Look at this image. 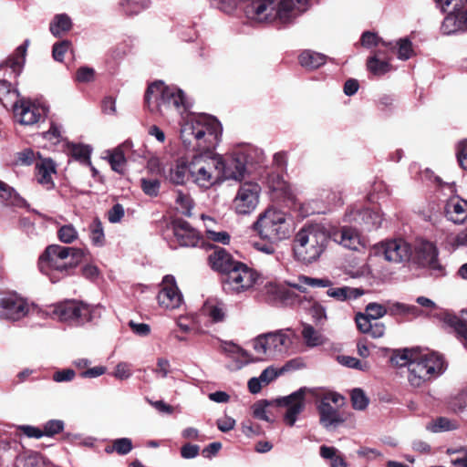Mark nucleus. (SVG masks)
I'll return each mask as SVG.
<instances>
[{
  "label": "nucleus",
  "instance_id": "1",
  "mask_svg": "<svg viewBox=\"0 0 467 467\" xmlns=\"http://www.w3.org/2000/svg\"><path fill=\"white\" fill-rule=\"evenodd\" d=\"M222 132L221 123L211 115L190 113L182 119L180 137L183 146L204 151L191 158L192 182L201 188L209 189L219 182L221 155L209 151L216 148Z\"/></svg>",
  "mask_w": 467,
  "mask_h": 467
},
{
  "label": "nucleus",
  "instance_id": "2",
  "mask_svg": "<svg viewBox=\"0 0 467 467\" xmlns=\"http://www.w3.org/2000/svg\"><path fill=\"white\" fill-rule=\"evenodd\" d=\"M85 254L86 251L82 248L50 244L39 256L38 268L52 283H57L77 267Z\"/></svg>",
  "mask_w": 467,
  "mask_h": 467
},
{
  "label": "nucleus",
  "instance_id": "3",
  "mask_svg": "<svg viewBox=\"0 0 467 467\" xmlns=\"http://www.w3.org/2000/svg\"><path fill=\"white\" fill-rule=\"evenodd\" d=\"M253 229L261 239L278 243L291 236L294 232V222L289 213L270 207L258 215Z\"/></svg>",
  "mask_w": 467,
  "mask_h": 467
},
{
  "label": "nucleus",
  "instance_id": "4",
  "mask_svg": "<svg viewBox=\"0 0 467 467\" xmlns=\"http://www.w3.org/2000/svg\"><path fill=\"white\" fill-rule=\"evenodd\" d=\"M327 242L328 234L326 228L321 224H310L296 234L294 251L298 260L310 264L319 258Z\"/></svg>",
  "mask_w": 467,
  "mask_h": 467
},
{
  "label": "nucleus",
  "instance_id": "5",
  "mask_svg": "<svg viewBox=\"0 0 467 467\" xmlns=\"http://www.w3.org/2000/svg\"><path fill=\"white\" fill-rule=\"evenodd\" d=\"M308 392H310V390L306 387H302L292 394L276 399L273 401L266 400H259L254 403L253 407L254 417L262 420L271 421L267 415L266 408L275 403L278 407H285L287 409L284 416V420L288 426L292 427L295 425L297 416L305 409V398Z\"/></svg>",
  "mask_w": 467,
  "mask_h": 467
},
{
  "label": "nucleus",
  "instance_id": "6",
  "mask_svg": "<svg viewBox=\"0 0 467 467\" xmlns=\"http://www.w3.org/2000/svg\"><path fill=\"white\" fill-rule=\"evenodd\" d=\"M443 369V357L439 352H429L423 357L415 354L408 368V379L412 387L418 388L431 376L441 374Z\"/></svg>",
  "mask_w": 467,
  "mask_h": 467
},
{
  "label": "nucleus",
  "instance_id": "7",
  "mask_svg": "<svg viewBox=\"0 0 467 467\" xmlns=\"http://www.w3.org/2000/svg\"><path fill=\"white\" fill-rule=\"evenodd\" d=\"M443 12H448L441 30L444 35L456 34L467 30V0H436Z\"/></svg>",
  "mask_w": 467,
  "mask_h": 467
},
{
  "label": "nucleus",
  "instance_id": "8",
  "mask_svg": "<svg viewBox=\"0 0 467 467\" xmlns=\"http://www.w3.org/2000/svg\"><path fill=\"white\" fill-rule=\"evenodd\" d=\"M38 311V307L16 293L0 296V318L18 321Z\"/></svg>",
  "mask_w": 467,
  "mask_h": 467
},
{
  "label": "nucleus",
  "instance_id": "9",
  "mask_svg": "<svg viewBox=\"0 0 467 467\" xmlns=\"http://www.w3.org/2000/svg\"><path fill=\"white\" fill-rule=\"evenodd\" d=\"M386 314L387 309L384 306L369 303L364 313H358L356 316L355 320L358 330L375 338L381 337L385 333V325L379 319Z\"/></svg>",
  "mask_w": 467,
  "mask_h": 467
},
{
  "label": "nucleus",
  "instance_id": "10",
  "mask_svg": "<svg viewBox=\"0 0 467 467\" xmlns=\"http://www.w3.org/2000/svg\"><path fill=\"white\" fill-rule=\"evenodd\" d=\"M374 249L378 256L391 264L404 265L412 258V245L401 238L382 241Z\"/></svg>",
  "mask_w": 467,
  "mask_h": 467
},
{
  "label": "nucleus",
  "instance_id": "11",
  "mask_svg": "<svg viewBox=\"0 0 467 467\" xmlns=\"http://www.w3.org/2000/svg\"><path fill=\"white\" fill-rule=\"evenodd\" d=\"M259 277L256 271L239 262L225 275L223 288L227 292L242 293L253 288Z\"/></svg>",
  "mask_w": 467,
  "mask_h": 467
},
{
  "label": "nucleus",
  "instance_id": "12",
  "mask_svg": "<svg viewBox=\"0 0 467 467\" xmlns=\"http://www.w3.org/2000/svg\"><path fill=\"white\" fill-rule=\"evenodd\" d=\"M410 262L427 268L431 275L434 276H442L445 275V269L438 259V251L435 245L428 241H419L412 247V258Z\"/></svg>",
  "mask_w": 467,
  "mask_h": 467
},
{
  "label": "nucleus",
  "instance_id": "13",
  "mask_svg": "<svg viewBox=\"0 0 467 467\" xmlns=\"http://www.w3.org/2000/svg\"><path fill=\"white\" fill-rule=\"evenodd\" d=\"M152 103L157 107L178 109L184 105V94L181 89L165 86L162 81H155L148 86V106Z\"/></svg>",
  "mask_w": 467,
  "mask_h": 467
},
{
  "label": "nucleus",
  "instance_id": "14",
  "mask_svg": "<svg viewBox=\"0 0 467 467\" xmlns=\"http://www.w3.org/2000/svg\"><path fill=\"white\" fill-rule=\"evenodd\" d=\"M247 148L236 149L226 158L221 156V164L218 165L219 182L226 180L240 181L246 171Z\"/></svg>",
  "mask_w": 467,
  "mask_h": 467
},
{
  "label": "nucleus",
  "instance_id": "15",
  "mask_svg": "<svg viewBox=\"0 0 467 467\" xmlns=\"http://www.w3.org/2000/svg\"><path fill=\"white\" fill-rule=\"evenodd\" d=\"M296 340L295 333L291 330H276L261 334L254 338V350H281L293 348Z\"/></svg>",
  "mask_w": 467,
  "mask_h": 467
},
{
  "label": "nucleus",
  "instance_id": "16",
  "mask_svg": "<svg viewBox=\"0 0 467 467\" xmlns=\"http://www.w3.org/2000/svg\"><path fill=\"white\" fill-rule=\"evenodd\" d=\"M260 193L261 187L257 183L244 182L241 184L232 202L234 211L241 215L251 213L259 203Z\"/></svg>",
  "mask_w": 467,
  "mask_h": 467
},
{
  "label": "nucleus",
  "instance_id": "17",
  "mask_svg": "<svg viewBox=\"0 0 467 467\" xmlns=\"http://www.w3.org/2000/svg\"><path fill=\"white\" fill-rule=\"evenodd\" d=\"M246 17L254 22L279 21L278 0H247L244 2Z\"/></svg>",
  "mask_w": 467,
  "mask_h": 467
},
{
  "label": "nucleus",
  "instance_id": "18",
  "mask_svg": "<svg viewBox=\"0 0 467 467\" xmlns=\"http://www.w3.org/2000/svg\"><path fill=\"white\" fill-rule=\"evenodd\" d=\"M90 307L81 302L67 300L57 304L53 314L61 321L71 322L77 325L90 320Z\"/></svg>",
  "mask_w": 467,
  "mask_h": 467
},
{
  "label": "nucleus",
  "instance_id": "19",
  "mask_svg": "<svg viewBox=\"0 0 467 467\" xmlns=\"http://www.w3.org/2000/svg\"><path fill=\"white\" fill-rule=\"evenodd\" d=\"M157 302L160 307L165 310H175L183 305V296L179 290L175 278L171 275L163 277L161 289L157 295Z\"/></svg>",
  "mask_w": 467,
  "mask_h": 467
},
{
  "label": "nucleus",
  "instance_id": "20",
  "mask_svg": "<svg viewBox=\"0 0 467 467\" xmlns=\"http://www.w3.org/2000/svg\"><path fill=\"white\" fill-rule=\"evenodd\" d=\"M345 220L356 223L362 230L371 231L381 225L382 215L378 211L370 209L352 208L346 213Z\"/></svg>",
  "mask_w": 467,
  "mask_h": 467
},
{
  "label": "nucleus",
  "instance_id": "21",
  "mask_svg": "<svg viewBox=\"0 0 467 467\" xmlns=\"http://www.w3.org/2000/svg\"><path fill=\"white\" fill-rule=\"evenodd\" d=\"M311 0H279V22L287 24L310 7Z\"/></svg>",
  "mask_w": 467,
  "mask_h": 467
},
{
  "label": "nucleus",
  "instance_id": "22",
  "mask_svg": "<svg viewBox=\"0 0 467 467\" xmlns=\"http://www.w3.org/2000/svg\"><path fill=\"white\" fill-rule=\"evenodd\" d=\"M173 234L181 246L194 247L200 243L199 232L188 222L175 220L172 223Z\"/></svg>",
  "mask_w": 467,
  "mask_h": 467
},
{
  "label": "nucleus",
  "instance_id": "23",
  "mask_svg": "<svg viewBox=\"0 0 467 467\" xmlns=\"http://www.w3.org/2000/svg\"><path fill=\"white\" fill-rule=\"evenodd\" d=\"M12 109H14L16 117L18 118L19 122L23 125H33L36 123L44 112V109L38 105L24 99H19L18 103Z\"/></svg>",
  "mask_w": 467,
  "mask_h": 467
},
{
  "label": "nucleus",
  "instance_id": "24",
  "mask_svg": "<svg viewBox=\"0 0 467 467\" xmlns=\"http://www.w3.org/2000/svg\"><path fill=\"white\" fill-rule=\"evenodd\" d=\"M444 213L447 220L455 224L467 223V201L459 197H451L445 204Z\"/></svg>",
  "mask_w": 467,
  "mask_h": 467
},
{
  "label": "nucleus",
  "instance_id": "25",
  "mask_svg": "<svg viewBox=\"0 0 467 467\" xmlns=\"http://www.w3.org/2000/svg\"><path fill=\"white\" fill-rule=\"evenodd\" d=\"M333 239L342 246L358 251L365 247V242L359 233L348 226H343L332 234Z\"/></svg>",
  "mask_w": 467,
  "mask_h": 467
},
{
  "label": "nucleus",
  "instance_id": "26",
  "mask_svg": "<svg viewBox=\"0 0 467 467\" xmlns=\"http://www.w3.org/2000/svg\"><path fill=\"white\" fill-rule=\"evenodd\" d=\"M29 41L26 40L16 51L0 65V69H10L9 77L16 78L22 72L26 61V54Z\"/></svg>",
  "mask_w": 467,
  "mask_h": 467
},
{
  "label": "nucleus",
  "instance_id": "27",
  "mask_svg": "<svg viewBox=\"0 0 467 467\" xmlns=\"http://www.w3.org/2000/svg\"><path fill=\"white\" fill-rule=\"evenodd\" d=\"M389 49L378 48L367 61L368 70L375 76H382L391 70L388 53Z\"/></svg>",
  "mask_w": 467,
  "mask_h": 467
},
{
  "label": "nucleus",
  "instance_id": "28",
  "mask_svg": "<svg viewBox=\"0 0 467 467\" xmlns=\"http://www.w3.org/2000/svg\"><path fill=\"white\" fill-rule=\"evenodd\" d=\"M237 263L238 262H235L231 254L224 249L216 250L209 255V264L212 268L218 272L224 273L225 275L232 271Z\"/></svg>",
  "mask_w": 467,
  "mask_h": 467
},
{
  "label": "nucleus",
  "instance_id": "29",
  "mask_svg": "<svg viewBox=\"0 0 467 467\" xmlns=\"http://www.w3.org/2000/svg\"><path fill=\"white\" fill-rule=\"evenodd\" d=\"M170 180L176 184H184L192 181L191 159L180 158L171 168Z\"/></svg>",
  "mask_w": 467,
  "mask_h": 467
},
{
  "label": "nucleus",
  "instance_id": "30",
  "mask_svg": "<svg viewBox=\"0 0 467 467\" xmlns=\"http://www.w3.org/2000/svg\"><path fill=\"white\" fill-rule=\"evenodd\" d=\"M56 172L54 162L50 159L42 160L36 164V177L39 184L47 190L54 187L52 175Z\"/></svg>",
  "mask_w": 467,
  "mask_h": 467
},
{
  "label": "nucleus",
  "instance_id": "31",
  "mask_svg": "<svg viewBox=\"0 0 467 467\" xmlns=\"http://www.w3.org/2000/svg\"><path fill=\"white\" fill-rule=\"evenodd\" d=\"M317 410L320 417V423L325 428L337 426V424L344 422V419L341 417L339 411L332 407L327 401L321 400Z\"/></svg>",
  "mask_w": 467,
  "mask_h": 467
},
{
  "label": "nucleus",
  "instance_id": "32",
  "mask_svg": "<svg viewBox=\"0 0 467 467\" xmlns=\"http://www.w3.org/2000/svg\"><path fill=\"white\" fill-rule=\"evenodd\" d=\"M301 335L308 348L321 347L327 341V337L309 324L303 325Z\"/></svg>",
  "mask_w": 467,
  "mask_h": 467
},
{
  "label": "nucleus",
  "instance_id": "33",
  "mask_svg": "<svg viewBox=\"0 0 467 467\" xmlns=\"http://www.w3.org/2000/svg\"><path fill=\"white\" fill-rule=\"evenodd\" d=\"M19 101V92L12 88L11 84L5 79L0 80V102L5 108H13Z\"/></svg>",
  "mask_w": 467,
  "mask_h": 467
},
{
  "label": "nucleus",
  "instance_id": "34",
  "mask_svg": "<svg viewBox=\"0 0 467 467\" xmlns=\"http://www.w3.org/2000/svg\"><path fill=\"white\" fill-rule=\"evenodd\" d=\"M287 285L300 292H306V287H327L330 285V281L324 278H314L306 275H300L296 282H287Z\"/></svg>",
  "mask_w": 467,
  "mask_h": 467
},
{
  "label": "nucleus",
  "instance_id": "35",
  "mask_svg": "<svg viewBox=\"0 0 467 467\" xmlns=\"http://www.w3.org/2000/svg\"><path fill=\"white\" fill-rule=\"evenodd\" d=\"M320 456L329 461L330 467H348V463L343 455L335 447L322 445L319 449Z\"/></svg>",
  "mask_w": 467,
  "mask_h": 467
},
{
  "label": "nucleus",
  "instance_id": "36",
  "mask_svg": "<svg viewBox=\"0 0 467 467\" xmlns=\"http://www.w3.org/2000/svg\"><path fill=\"white\" fill-rule=\"evenodd\" d=\"M299 63L308 69H315L326 63V56L321 53L306 50L299 56Z\"/></svg>",
  "mask_w": 467,
  "mask_h": 467
},
{
  "label": "nucleus",
  "instance_id": "37",
  "mask_svg": "<svg viewBox=\"0 0 467 467\" xmlns=\"http://www.w3.org/2000/svg\"><path fill=\"white\" fill-rule=\"evenodd\" d=\"M88 236L91 244L97 247L105 245L106 238L101 221L99 218H94L88 226Z\"/></svg>",
  "mask_w": 467,
  "mask_h": 467
},
{
  "label": "nucleus",
  "instance_id": "38",
  "mask_svg": "<svg viewBox=\"0 0 467 467\" xmlns=\"http://www.w3.org/2000/svg\"><path fill=\"white\" fill-rule=\"evenodd\" d=\"M444 322L454 329L458 339L462 341L464 348H467V325L465 322L451 314L445 315Z\"/></svg>",
  "mask_w": 467,
  "mask_h": 467
},
{
  "label": "nucleus",
  "instance_id": "39",
  "mask_svg": "<svg viewBox=\"0 0 467 467\" xmlns=\"http://www.w3.org/2000/svg\"><path fill=\"white\" fill-rule=\"evenodd\" d=\"M130 145L129 142H125L120 147L113 150L112 151H108L109 153V161L113 171L122 173L124 171L126 160L124 157V148H128Z\"/></svg>",
  "mask_w": 467,
  "mask_h": 467
},
{
  "label": "nucleus",
  "instance_id": "40",
  "mask_svg": "<svg viewBox=\"0 0 467 467\" xmlns=\"http://www.w3.org/2000/svg\"><path fill=\"white\" fill-rule=\"evenodd\" d=\"M72 22L66 14L57 15L50 24V31L55 36H59L63 33L70 30Z\"/></svg>",
  "mask_w": 467,
  "mask_h": 467
},
{
  "label": "nucleus",
  "instance_id": "41",
  "mask_svg": "<svg viewBox=\"0 0 467 467\" xmlns=\"http://www.w3.org/2000/svg\"><path fill=\"white\" fill-rule=\"evenodd\" d=\"M228 358L231 361L227 364V368L232 370L241 369L244 366L257 359L253 358L249 352H228Z\"/></svg>",
  "mask_w": 467,
  "mask_h": 467
},
{
  "label": "nucleus",
  "instance_id": "42",
  "mask_svg": "<svg viewBox=\"0 0 467 467\" xmlns=\"http://www.w3.org/2000/svg\"><path fill=\"white\" fill-rule=\"evenodd\" d=\"M327 296L337 300L344 301L358 298L362 293L357 288L348 286L329 288L327 292Z\"/></svg>",
  "mask_w": 467,
  "mask_h": 467
},
{
  "label": "nucleus",
  "instance_id": "43",
  "mask_svg": "<svg viewBox=\"0 0 467 467\" xmlns=\"http://www.w3.org/2000/svg\"><path fill=\"white\" fill-rule=\"evenodd\" d=\"M202 312L213 322H220L224 318V308L222 303L207 301L202 306Z\"/></svg>",
  "mask_w": 467,
  "mask_h": 467
},
{
  "label": "nucleus",
  "instance_id": "44",
  "mask_svg": "<svg viewBox=\"0 0 467 467\" xmlns=\"http://www.w3.org/2000/svg\"><path fill=\"white\" fill-rule=\"evenodd\" d=\"M421 352H392L389 358V364L396 368L407 367L409 368L415 354Z\"/></svg>",
  "mask_w": 467,
  "mask_h": 467
},
{
  "label": "nucleus",
  "instance_id": "45",
  "mask_svg": "<svg viewBox=\"0 0 467 467\" xmlns=\"http://www.w3.org/2000/svg\"><path fill=\"white\" fill-rule=\"evenodd\" d=\"M336 358L338 363L347 368H356L361 371H368L370 368L369 363L367 360H361L350 356L337 355Z\"/></svg>",
  "mask_w": 467,
  "mask_h": 467
},
{
  "label": "nucleus",
  "instance_id": "46",
  "mask_svg": "<svg viewBox=\"0 0 467 467\" xmlns=\"http://www.w3.org/2000/svg\"><path fill=\"white\" fill-rule=\"evenodd\" d=\"M132 449L131 440L129 438H120L114 440L111 445H107L105 447V451L107 453H111L116 451L119 455H125L129 453Z\"/></svg>",
  "mask_w": 467,
  "mask_h": 467
},
{
  "label": "nucleus",
  "instance_id": "47",
  "mask_svg": "<svg viewBox=\"0 0 467 467\" xmlns=\"http://www.w3.org/2000/svg\"><path fill=\"white\" fill-rule=\"evenodd\" d=\"M449 455H454L451 460L452 467H467V446L459 448H449L446 451Z\"/></svg>",
  "mask_w": 467,
  "mask_h": 467
},
{
  "label": "nucleus",
  "instance_id": "48",
  "mask_svg": "<svg viewBox=\"0 0 467 467\" xmlns=\"http://www.w3.org/2000/svg\"><path fill=\"white\" fill-rule=\"evenodd\" d=\"M57 237L63 244H72L78 238V232L73 224H64L58 228Z\"/></svg>",
  "mask_w": 467,
  "mask_h": 467
},
{
  "label": "nucleus",
  "instance_id": "49",
  "mask_svg": "<svg viewBox=\"0 0 467 467\" xmlns=\"http://www.w3.org/2000/svg\"><path fill=\"white\" fill-rule=\"evenodd\" d=\"M176 208L184 215L190 216L193 208V202L189 194L178 192L176 194Z\"/></svg>",
  "mask_w": 467,
  "mask_h": 467
},
{
  "label": "nucleus",
  "instance_id": "50",
  "mask_svg": "<svg viewBox=\"0 0 467 467\" xmlns=\"http://www.w3.org/2000/svg\"><path fill=\"white\" fill-rule=\"evenodd\" d=\"M0 198L8 205H18L20 197L16 191L4 182L0 181Z\"/></svg>",
  "mask_w": 467,
  "mask_h": 467
},
{
  "label": "nucleus",
  "instance_id": "51",
  "mask_svg": "<svg viewBox=\"0 0 467 467\" xmlns=\"http://www.w3.org/2000/svg\"><path fill=\"white\" fill-rule=\"evenodd\" d=\"M361 44L363 47H370L372 46L379 47L382 49H393L391 43H385L380 40L377 35L371 32H365L361 36Z\"/></svg>",
  "mask_w": 467,
  "mask_h": 467
},
{
  "label": "nucleus",
  "instance_id": "52",
  "mask_svg": "<svg viewBox=\"0 0 467 467\" xmlns=\"http://www.w3.org/2000/svg\"><path fill=\"white\" fill-rule=\"evenodd\" d=\"M120 6L127 16H136L144 10L145 0H122Z\"/></svg>",
  "mask_w": 467,
  "mask_h": 467
},
{
  "label": "nucleus",
  "instance_id": "53",
  "mask_svg": "<svg viewBox=\"0 0 467 467\" xmlns=\"http://www.w3.org/2000/svg\"><path fill=\"white\" fill-rule=\"evenodd\" d=\"M392 47H393V49L389 50V52H393L394 49L396 48V47H398V50H397L398 57L401 60L409 59L413 54L411 42L408 38L400 39L397 42L396 46L392 45Z\"/></svg>",
  "mask_w": 467,
  "mask_h": 467
},
{
  "label": "nucleus",
  "instance_id": "54",
  "mask_svg": "<svg viewBox=\"0 0 467 467\" xmlns=\"http://www.w3.org/2000/svg\"><path fill=\"white\" fill-rule=\"evenodd\" d=\"M72 156L82 162L90 163L91 150L87 145L73 144L70 149Z\"/></svg>",
  "mask_w": 467,
  "mask_h": 467
},
{
  "label": "nucleus",
  "instance_id": "55",
  "mask_svg": "<svg viewBox=\"0 0 467 467\" xmlns=\"http://www.w3.org/2000/svg\"><path fill=\"white\" fill-rule=\"evenodd\" d=\"M306 368V360L303 357H296L286 361L280 368L279 373L282 375L285 372H292L298 369H303Z\"/></svg>",
  "mask_w": 467,
  "mask_h": 467
},
{
  "label": "nucleus",
  "instance_id": "56",
  "mask_svg": "<svg viewBox=\"0 0 467 467\" xmlns=\"http://www.w3.org/2000/svg\"><path fill=\"white\" fill-rule=\"evenodd\" d=\"M64 421L60 420H50L47 421L42 430L43 436L53 437L64 430Z\"/></svg>",
  "mask_w": 467,
  "mask_h": 467
},
{
  "label": "nucleus",
  "instance_id": "57",
  "mask_svg": "<svg viewBox=\"0 0 467 467\" xmlns=\"http://www.w3.org/2000/svg\"><path fill=\"white\" fill-rule=\"evenodd\" d=\"M351 402L355 410H365L368 405V399L361 389H354L351 392Z\"/></svg>",
  "mask_w": 467,
  "mask_h": 467
},
{
  "label": "nucleus",
  "instance_id": "58",
  "mask_svg": "<svg viewBox=\"0 0 467 467\" xmlns=\"http://www.w3.org/2000/svg\"><path fill=\"white\" fill-rule=\"evenodd\" d=\"M393 309L396 313L410 315L413 317H419L423 315V311L413 305L396 303L393 305Z\"/></svg>",
  "mask_w": 467,
  "mask_h": 467
},
{
  "label": "nucleus",
  "instance_id": "59",
  "mask_svg": "<svg viewBox=\"0 0 467 467\" xmlns=\"http://www.w3.org/2000/svg\"><path fill=\"white\" fill-rule=\"evenodd\" d=\"M322 198L328 207L340 206L343 203L341 192L337 191H326Z\"/></svg>",
  "mask_w": 467,
  "mask_h": 467
},
{
  "label": "nucleus",
  "instance_id": "60",
  "mask_svg": "<svg viewBox=\"0 0 467 467\" xmlns=\"http://www.w3.org/2000/svg\"><path fill=\"white\" fill-rule=\"evenodd\" d=\"M36 157H40L38 152H35L31 149H26L17 153L16 161L21 165H31L36 160Z\"/></svg>",
  "mask_w": 467,
  "mask_h": 467
},
{
  "label": "nucleus",
  "instance_id": "61",
  "mask_svg": "<svg viewBox=\"0 0 467 467\" xmlns=\"http://www.w3.org/2000/svg\"><path fill=\"white\" fill-rule=\"evenodd\" d=\"M240 0H210L211 5L224 13H231L236 7Z\"/></svg>",
  "mask_w": 467,
  "mask_h": 467
},
{
  "label": "nucleus",
  "instance_id": "62",
  "mask_svg": "<svg viewBox=\"0 0 467 467\" xmlns=\"http://www.w3.org/2000/svg\"><path fill=\"white\" fill-rule=\"evenodd\" d=\"M177 326L182 332H190L197 329V323L192 316H182L177 319Z\"/></svg>",
  "mask_w": 467,
  "mask_h": 467
},
{
  "label": "nucleus",
  "instance_id": "63",
  "mask_svg": "<svg viewBox=\"0 0 467 467\" xmlns=\"http://www.w3.org/2000/svg\"><path fill=\"white\" fill-rule=\"evenodd\" d=\"M71 46V43L67 40H64L60 43H56L53 46L52 55L56 61L62 62L65 54L67 52Z\"/></svg>",
  "mask_w": 467,
  "mask_h": 467
},
{
  "label": "nucleus",
  "instance_id": "64",
  "mask_svg": "<svg viewBox=\"0 0 467 467\" xmlns=\"http://www.w3.org/2000/svg\"><path fill=\"white\" fill-rule=\"evenodd\" d=\"M207 238L213 242L228 244L230 243V234L225 231H216L215 229L209 228Z\"/></svg>",
  "mask_w": 467,
  "mask_h": 467
}]
</instances>
